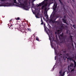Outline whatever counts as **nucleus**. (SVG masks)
<instances>
[{
  "label": "nucleus",
  "mask_w": 76,
  "mask_h": 76,
  "mask_svg": "<svg viewBox=\"0 0 76 76\" xmlns=\"http://www.w3.org/2000/svg\"><path fill=\"white\" fill-rule=\"evenodd\" d=\"M19 4L16 1V0H13L12 3H6L2 4L1 5H0V6H17L18 7H21L25 10V1L23 3H21L22 0H18Z\"/></svg>",
  "instance_id": "f257e3e1"
},
{
  "label": "nucleus",
  "mask_w": 76,
  "mask_h": 76,
  "mask_svg": "<svg viewBox=\"0 0 76 76\" xmlns=\"http://www.w3.org/2000/svg\"><path fill=\"white\" fill-rule=\"evenodd\" d=\"M66 58H67V60H70L71 61H72L73 62H74V65H75V66L73 67V63H72L70 66H69L68 67V70L69 72H70V70L71 72H72V71H73L74 70V69H75V67H76V62L75 61V60H73V59L72 58H71L70 57H69L68 58H67V57H66Z\"/></svg>",
  "instance_id": "f03ea898"
},
{
  "label": "nucleus",
  "mask_w": 76,
  "mask_h": 76,
  "mask_svg": "<svg viewBox=\"0 0 76 76\" xmlns=\"http://www.w3.org/2000/svg\"><path fill=\"white\" fill-rule=\"evenodd\" d=\"M41 3L39 4V5H38L37 7L39 6H43L42 7V9H45V10H47V3H48V1H53V0H44Z\"/></svg>",
  "instance_id": "7ed1b4c3"
},
{
  "label": "nucleus",
  "mask_w": 76,
  "mask_h": 76,
  "mask_svg": "<svg viewBox=\"0 0 76 76\" xmlns=\"http://www.w3.org/2000/svg\"><path fill=\"white\" fill-rule=\"evenodd\" d=\"M47 33L49 35V39L50 41V44H51V46L52 48H53V46H52V44L51 43V41H54V37H53V34H51L50 35L48 34V32H47Z\"/></svg>",
  "instance_id": "20e7f679"
},
{
  "label": "nucleus",
  "mask_w": 76,
  "mask_h": 76,
  "mask_svg": "<svg viewBox=\"0 0 76 76\" xmlns=\"http://www.w3.org/2000/svg\"><path fill=\"white\" fill-rule=\"evenodd\" d=\"M57 4L55 2L54 3L53 6V11H54L56 9V8L57 7Z\"/></svg>",
  "instance_id": "39448f33"
},
{
  "label": "nucleus",
  "mask_w": 76,
  "mask_h": 76,
  "mask_svg": "<svg viewBox=\"0 0 76 76\" xmlns=\"http://www.w3.org/2000/svg\"><path fill=\"white\" fill-rule=\"evenodd\" d=\"M61 31H60L59 30H58L55 32V34H59L61 32Z\"/></svg>",
  "instance_id": "423d86ee"
},
{
  "label": "nucleus",
  "mask_w": 76,
  "mask_h": 76,
  "mask_svg": "<svg viewBox=\"0 0 76 76\" xmlns=\"http://www.w3.org/2000/svg\"><path fill=\"white\" fill-rule=\"evenodd\" d=\"M54 49L55 50V54L56 55V56H57V57H58V55H57V53H56V49H55V48H54Z\"/></svg>",
  "instance_id": "0eeeda50"
},
{
  "label": "nucleus",
  "mask_w": 76,
  "mask_h": 76,
  "mask_svg": "<svg viewBox=\"0 0 76 76\" xmlns=\"http://www.w3.org/2000/svg\"><path fill=\"white\" fill-rule=\"evenodd\" d=\"M62 71L61 70L59 72V74H60L59 76H63V75H62Z\"/></svg>",
  "instance_id": "6e6552de"
},
{
  "label": "nucleus",
  "mask_w": 76,
  "mask_h": 76,
  "mask_svg": "<svg viewBox=\"0 0 76 76\" xmlns=\"http://www.w3.org/2000/svg\"><path fill=\"white\" fill-rule=\"evenodd\" d=\"M32 6L31 7L32 10V12H33V10H32V8H34V3H32Z\"/></svg>",
  "instance_id": "1a4fd4ad"
},
{
  "label": "nucleus",
  "mask_w": 76,
  "mask_h": 76,
  "mask_svg": "<svg viewBox=\"0 0 76 76\" xmlns=\"http://www.w3.org/2000/svg\"><path fill=\"white\" fill-rule=\"evenodd\" d=\"M27 30L28 31H30V32H31V29H30V28H28L27 29Z\"/></svg>",
  "instance_id": "9d476101"
},
{
  "label": "nucleus",
  "mask_w": 76,
  "mask_h": 76,
  "mask_svg": "<svg viewBox=\"0 0 76 76\" xmlns=\"http://www.w3.org/2000/svg\"><path fill=\"white\" fill-rule=\"evenodd\" d=\"M15 19L16 20H19V19H20L19 18V17L18 18H16Z\"/></svg>",
  "instance_id": "9b49d317"
},
{
  "label": "nucleus",
  "mask_w": 76,
  "mask_h": 76,
  "mask_svg": "<svg viewBox=\"0 0 76 76\" xmlns=\"http://www.w3.org/2000/svg\"><path fill=\"white\" fill-rule=\"evenodd\" d=\"M36 40H37V41H39V38L38 37H37L36 38Z\"/></svg>",
  "instance_id": "f8f14e48"
},
{
  "label": "nucleus",
  "mask_w": 76,
  "mask_h": 76,
  "mask_svg": "<svg viewBox=\"0 0 76 76\" xmlns=\"http://www.w3.org/2000/svg\"><path fill=\"white\" fill-rule=\"evenodd\" d=\"M6 0L7 1L8 0H0V1H6Z\"/></svg>",
  "instance_id": "ddd939ff"
},
{
  "label": "nucleus",
  "mask_w": 76,
  "mask_h": 76,
  "mask_svg": "<svg viewBox=\"0 0 76 76\" xmlns=\"http://www.w3.org/2000/svg\"><path fill=\"white\" fill-rule=\"evenodd\" d=\"M73 27L74 28H75L76 27L75 26V25H73Z\"/></svg>",
  "instance_id": "4468645a"
},
{
  "label": "nucleus",
  "mask_w": 76,
  "mask_h": 76,
  "mask_svg": "<svg viewBox=\"0 0 76 76\" xmlns=\"http://www.w3.org/2000/svg\"><path fill=\"white\" fill-rule=\"evenodd\" d=\"M35 16H36V18H38V16H37V15H36Z\"/></svg>",
  "instance_id": "2eb2a0df"
},
{
  "label": "nucleus",
  "mask_w": 76,
  "mask_h": 76,
  "mask_svg": "<svg viewBox=\"0 0 76 76\" xmlns=\"http://www.w3.org/2000/svg\"><path fill=\"white\" fill-rule=\"evenodd\" d=\"M41 22H42V17H41Z\"/></svg>",
  "instance_id": "dca6fc26"
},
{
  "label": "nucleus",
  "mask_w": 76,
  "mask_h": 76,
  "mask_svg": "<svg viewBox=\"0 0 76 76\" xmlns=\"http://www.w3.org/2000/svg\"><path fill=\"white\" fill-rule=\"evenodd\" d=\"M61 36L62 38H63V35H61Z\"/></svg>",
  "instance_id": "f3484780"
},
{
  "label": "nucleus",
  "mask_w": 76,
  "mask_h": 76,
  "mask_svg": "<svg viewBox=\"0 0 76 76\" xmlns=\"http://www.w3.org/2000/svg\"><path fill=\"white\" fill-rule=\"evenodd\" d=\"M43 24V22L42 21V23H41V25H42Z\"/></svg>",
  "instance_id": "a211bd4d"
},
{
  "label": "nucleus",
  "mask_w": 76,
  "mask_h": 76,
  "mask_svg": "<svg viewBox=\"0 0 76 76\" xmlns=\"http://www.w3.org/2000/svg\"><path fill=\"white\" fill-rule=\"evenodd\" d=\"M59 1H60V3L62 4V3L61 1H60V0H59Z\"/></svg>",
  "instance_id": "6ab92c4d"
},
{
  "label": "nucleus",
  "mask_w": 76,
  "mask_h": 76,
  "mask_svg": "<svg viewBox=\"0 0 76 76\" xmlns=\"http://www.w3.org/2000/svg\"><path fill=\"white\" fill-rule=\"evenodd\" d=\"M55 60H56V56H55Z\"/></svg>",
  "instance_id": "aec40b11"
},
{
  "label": "nucleus",
  "mask_w": 76,
  "mask_h": 76,
  "mask_svg": "<svg viewBox=\"0 0 76 76\" xmlns=\"http://www.w3.org/2000/svg\"><path fill=\"white\" fill-rule=\"evenodd\" d=\"M63 20H64V22H65V23H66V21L64 20L63 19Z\"/></svg>",
  "instance_id": "412c9836"
},
{
  "label": "nucleus",
  "mask_w": 76,
  "mask_h": 76,
  "mask_svg": "<svg viewBox=\"0 0 76 76\" xmlns=\"http://www.w3.org/2000/svg\"><path fill=\"white\" fill-rule=\"evenodd\" d=\"M53 70H54V68H53Z\"/></svg>",
  "instance_id": "4be33fe9"
},
{
  "label": "nucleus",
  "mask_w": 76,
  "mask_h": 76,
  "mask_svg": "<svg viewBox=\"0 0 76 76\" xmlns=\"http://www.w3.org/2000/svg\"><path fill=\"white\" fill-rule=\"evenodd\" d=\"M45 24H44V27H45Z\"/></svg>",
  "instance_id": "5701e85b"
},
{
  "label": "nucleus",
  "mask_w": 76,
  "mask_h": 76,
  "mask_svg": "<svg viewBox=\"0 0 76 76\" xmlns=\"http://www.w3.org/2000/svg\"><path fill=\"white\" fill-rule=\"evenodd\" d=\"M64 72L63 73V74L64 75Z\"/></svg>",
  "instance_id": "b1692460"
},
{
  "label": "nucleus",
  "mask_w": 76,
  "mask_h": 76,
  "mask_svg": "<svg viewBox=\"0 0 76 76\" xmlns=\"http://www.w3.org/2000/svg\"><path fill=\"white\" fill-rule=\"evenodd\" d=\"M70 38H71V39H72V37H71V36H70Z\"/></svg>",
  "instance_id": "393cba45"
},
{
  "label": "nucleus",
  "mask_w": 76,
  "mask_h": 76,
  "mask_svg": "<svg viewBox=\"0 0 76 76\" xmlns=\"http://www.w3.org/2000/svg\"><path fill=\"white\" fill-rule=\"evenodd\" d=\"M46 16H47V18H48V15H46Z\"/></svg>",
  "instance_id": "a878e982"
},
{
  "label": "nucleus",
  "mask_w": 76,
  "mask_h": 76,
  "mask_svg": "<svg viewBox=\"0 0 76 76\" xmlns=\"http://www.w3.org/2000/svg\"><path fill=\"white\" fill-rule=\"evenodd\" d=\"M75 58L76 59V55L75 56Z\"/></svg>",
  "instance_id": "bb28decb"
},
{
  "label": "nucleus",
  "mask_w": 76,
  "mask_h": 76,
  "mask_svg": "<svg viewBox=\"0 0 76 76\" xmlns=\"http://www.w3.org/2000/svg\"><path fill=\"white\" fill-rule=\"evenodd\" d=\"M73 1H74V0H72Z\"/></svg>",
  "instance_id": "cd10ccee"
},
{
  "label": "nucleus",
  "mask_w": 76,
  "mask_h": 76,
  "mask_svg": "<svg viewBox=\"0 0 76 76\" xmlns=\"http://www.w3.org/2000/svg\"><path fill=\"white\" fill-rule=\"evenodd\" d=\"M49 32H50V31H49Z\"/></svg>",
  "instance_id": "c85d7f7f"
},
{
  "label": "nucleus",
  "mask_w": 76,
  "mask_h": 76,
  "mask_svg": "<svg viewBox=\"0 0 76 76\" xmlns=\"http://www.w3.org/2000/svg\"><path fill=\"white\" fill-rule=\"evenodd\" d=\"M61 54H60V56H61Z\"/></svg>",
  "instance_id": "c756f323"
},
{
  "label": "nucleus",
  "mask_w": 76,
  "mask_h": 76,
  "mask_svg": "<svg viewBox=\"0 0 76 76\" xmlns=\"http://www.w3.org/2000/svg\"><path fill=\"white\" fill-rule=\"evenodd\" d=\"M52 14H53V13H52Z\"/></svg>",
  "instance_id": "7c9ffc66"
},
{
  "label": "nucleus",
  "mask_w": 76,
  "mask_h": 76,
  "mask_svg": "<svg viewBox=\"0 0 76 76\" xmlns=\"http://www.w3.org/2000/svg\"><path fill=\"white\" fill-rule=\"evenodd\" d=\"M74 44H75V43H74Z\"/></svg>",
  "instance_id": "2f4dec72"
},
{
  "label": "nucleus",
  "mask_w": 76,
  "mask_h": 76,
  "mask_svg": "<svg viewBox=\"0 0 76 76\" xmlns=\"http://www.w3.org/2000/svg\"><path fill=\"white\" fill-rule=\"evenodd\" d=\"M56 66L55 65H54V66Z\"/></svg>",
  "instance_id": "473e14b6"
},
{
  "label": "nucleus",
  "mask_w": 76,
  "mask_h": 76,
  "mask_svg": "<svg viewBox=\"0 0 76 76\" xmlns=\"http://www.w3.org/2000/svg\"><path fill=\"white\" fill-rule=\"evenodd\" d=\"M64 18H65V16L64 17Z\"/></svg>",
  "instance_id": "72a5a7b5"
}]
</instances>
